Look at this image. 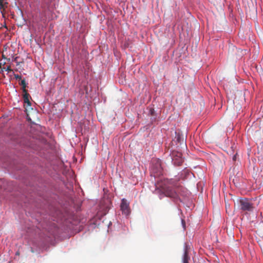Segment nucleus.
<instances>
[{
  "mask_svg": "<svg viewBox=\"0 0 263 263\" xmlns=\"http://www.w3.org/2000/svg\"><path fill=\"white\" fill-rule=\"evenodd\" d=\"M20 84L22 86L23 92H25V91H27L26 89L27 84L25 80H22Z\"/></svg>",
  "mask_w": 263,
  "mask_h": 263,
  "instance_id": "obj_9",
  "label": "nucleus"
},
{
  "mask_svg": "<svg viewBox=\"0 0 263 263\" xmlns=\"http://www.w3.org/2000/svg\"><path fill=\"white\" fill-rule=\"evenodd\" d=\"M7 5L8 3L7 2L0 3V11L2 13H3V11L7 7Z\"/></svg>",
  "mask_w": 263,
  "mask_h": 263,
  "instance_id": "obj_8",
  "label": "nucleus"
},
{
  "mask_svg": "<svg viewBox=\"0 0 263 263\" xmlns=\"http://www.w3.org/2000/svg\"><path fill=\"white\" fill-rule=\"evenodd\" d=\"M6 0H0V3H4V2H6Z\"/></svg>",
  "mask_w": 263,
  "mask_h": 263,
  "instance_id": "obj_13",
  "label": "nucleus"
},
{
  "mask_svg": "<svg viewBox=\"0 0 263 263\" xmlns=\"http://www.w3.org/2000/svg\"><path fill=\"white\" fill-rule=\"evenodd\" d=\"M236 159V155L234 156L233 157V160H235Z\"/></svg>",
  "mask_w": 263,
  "mask_h": 263,
  "instance_id": "obj_18",
  "label": "nucleus"
},
{
  "mask_svg": "<svg viewBox=\"0 0 263 263\" xmlns=\"http://www.w3.org/2000/svg\"><path fill=\"white\" fill-rule=\"evenodd\" d=\"M177 140L179 142H180L181 140H182V141H183V139H181V138L180 137V136H177Z\"/></svg>",
  "mask_w": 263,
  "mask_h": 263,
  "instance_id": "obj_12",
  "label": "nucleus"
},
{
  "mask_svg": "<svg viewBox=\"0 0 263 263\" xmlns=\"http://www.w3.org/2000/svg\"><path fill=\"white\" fill-rule=\"evenodd\" d=\"M14 77L16 80H20L21 79V76H19L18 74H15Z\"/></svg>",
  "mask_w": 263,
  "mask_h": 263,
  "instance_id": "obj_10",
  "label": "nucleus"
},
{
  "mask_svg": "<svg viewBox=\"0 0 263 263\" xmlns=\"http://www.w3.org/2000/svg\"><path fill=\"white\" fill-rule=\"evenodd\" d=\"M152 174L154 175L155 178L159 177L162 174V168L160 160H157L156 164L153 165L152 167Z\"/></svg>",
  "mask_w": 263,
  "mask_h": 263,
  "instance_id": "obj_3",
  "label": "nucleus"
},
{
  "mask_svg": "<svg viewBox=\"0 0 263 263\" xmlns=\"http://www.w3.org/2000/svg\"><path fill=\"white\" fill-rule=\"evenodd\" d=\"M154 111V110H151V115H153Z\"/></svg>",
  "mask_w": 263,
  "mask_h": 263,
  "instance_id": "obj_16",
  "label": "nucleus"
},
{
  "mask_svg": "<svg viewBox=\"0 0 263 263\" xmlns=\"http://www.w3.org/2000/svg\"><path fill=\"white\" fill-rule=\"evenodd\" d=\"M182 222L183 223V224H184V221L183 220H182Z\"/></svg>",
  "mask_w": 263,
  "mask_h": 263,
  "instance_id": "obj_20",
  "label": "nucleus"
},
{
  "mask_svg": "<svg viewBox=\"0 0 263 263\" xmlns=\"http://www.w3.org/2000/svg\"><path fill=\"white\" fill-rule=\"evenodd\" d=\"M5 64V62H4L3 63V64ZM2 65H3V63H0V68H2Z\"/></svg>",
  "mask_w": 263,
  "mask_h": 263,
  "instance_id": "obj_14",
  "label": "nucleus"
},
{
  "mask_svg": "<svg viewBox=\"0 0 263 263\" xmlns=\"http://www.w3.org/2000/svg\"><path fill=\"white\" fill-rule=\"evenodd\" d=\"M17 58V57L14 58L13 61H16Z\"/></svg>",
  "mask_w": 263,
  "mask_h": 263,
  "instance_id": "obj_17",
  "label": "nucleus"
},
{
  "mask_svg": "<svg viewBox=\"0 0 263 263\" xmlns=\"http://www.w3.org/2000/svg\"><path fill=\"white\" fill-rule=\"evenodd\" d=\"M190 260V257L189 255L188 246L185 245L184 252L182 257V263H189Z\"/></svg>",
  "mask_w": 263,
  "mask_h": 263,
  "instance_id": "obj_6",
  "label": "nucleus"
},
{
  "mask_svg": "<svg viewBox=\"0 0 263 263\" xmlns=\"http://www.w3.org/2000/svg\"><path fill=\"white\" fill-rule=\"evenodd\" d=\"M163 194L167 197L176 199L179 197L177 193L179 185L178 181L171 179H164L160 185Z\"/></svg>",
  "mask_w": 263,
  "mask_h": 263,
  "instance_id": "obj_1",
  "label": "nucleus"
},
{
  "mask_svg": "<svg viewBox=\"0 0 263 263\" xmlns=\"http://www.w3.org/2000/svg\"><path fill=\"white\" fill-rule=\"evenodd\" d=\"M16 255H18L20 254V253H19V252H17L16 253Z\"/></svg>",
  "mask_w": 263,
  "mask_h": 263,
  "instance_id": "obj_19",
  "label": "nucleus"
},
{
  "mask_svg": "<svg viewBox=\"0 0 263 263\" xmlns=\"http://www.w3.org/2000/svg\"><path fill=\"white\" fill-rule=\"evenodd\" d=\"M2 57L3 59H6V57H5V55L4 54H3Z\"/></svg>",
  "mask_w": 263,
  "mask_h": 263,
  "instance_id": "obj_15",
  "label": "nucleus"
},
{
  "mask_svg": "<svg viewBox=\"0 0 263 263\" xmlns=\"http://www.w3.org/2000/svg\"><path fill=\"white\" fill-rule=\"evenodd\" d=\"M120 209L122 214L127 216L130 213V209L129 208V203L126 199H122L120 204Z\"/></svg>",
  "mask_w": 263,
  "mask_h": 263,
  "instance_id": "obj_5",
  "label": "nucleus"
},
{
  "mask_svg": "<svg viewBox=\"0 0 263 263\" xmlns=\"http://www.w3.org/2000/svg\"><path fill=\"white\" fill-rule=\"evenodd\" d=\"M23 96L24 103L27 104V106H31V102L29 101V98H30V96L27 92V91H25V92H23Z\"/></svg>",
  "mask_w": 263,
  "mask_h": 263,
  "instance_id": "obj_7",
  "label": "nucleus"
},
{
  "mask_svg": "<svg viewBox=\"0 0 263 263\" xmlns=\"http://www.w3.org/2000/svg\"><path fill=\"white\" fill-rule=\"evenodd\" d=\"M239 209L243 212H252L255 209L252 200L247 198H240L237 199Z\"/></svg>",
  "mask_w": 263,
  "mask_h": 263,
  "instance_id": "obj_2",
  "label": "nucleus"
},
{
  "mask_svg": "<svg viewBox=\"0 0 263 263\" xmlns=\"http://www.w3.org/2000/svg\"><path fill=\"white\" fill-rule=\"evenodd\" d=\"M4 69H5L6 71H12V69H11L10 66H8L7 68H4Z\"/></svg>",
  "mask_w": 263,
  "mask_h": 263,
  "instance_id": "obj_11",
  "label": "nucleus"
},
{
  "mask_svg": "<svg viewBox=\"0 0 263 263\" xmlns=\"http://www.w3.org/2000/svg\"><path fill=\"white\" fill-rule=\"evenodd\" d=\"M172 159L174 164L176 165H181L183 162L182 154L180 152H173L172 154Z\"/></svg>",
  "mask_w": 263,
  "mask_h": 263,
  "instance_id": "obj_4",
  "label": "nucleus"
}]
</instances>
